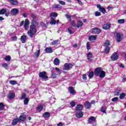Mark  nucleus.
Wrapping results in <instances>:
<instances>
[{
  "instance_id": "f8f14e48",
  "label": "nucleus",
  "mask_w": 126,
  "mask_h": 126,
  "mask_svg": "<svg viewBox=\"0 0 126 126\" xmlns=\"http://www.w3.org/2000/svg\"><path fill=\"white\" fill-rule=\"evenodd\" d=\"M76 117L78 118H82L83 117V112L79 111L76 113Z\"/></svg>"
},
{
  "instance_id": "72a5a7b5",
  "label": "nucleus",
  "mask_w": 126,
  "mask_h": 126,
  "mask_svg": "<svg viewBox=\"0 0 126 126\" xmlns=\"http://www.w3.org/2000/svg\"><path fill=\"white\" fill-rule=\"evenodd\" d=\"M28 103H29V98H25L24 99V105H28Z\"/></svg>"
},
{
  "instance_id": "a211bd4d",
  "label": "nucleus",
  "mask_w": 126,
  "mask_h": 126,
  "mask_svg": "<svg viewBox=\"0 0 126 126\" xmlns=\"http://www.w3.org/2000/svg\"><path fill=\"white\" fill-rule=\"evenodd\" d=\"M45 51L46 52V53H47V54H50L51 53H53V49H52V48L51 47H47L45 48Z\"/></svg>"
},
{
  "instance_id": "de8ad7c7",
  "label": "nucleus",
  "mask_w": 126,
  "mask_h": 126,
  "mask_svg": "<svg viewBox=\"0 0 126 126\" xmlns=\"http://www.w3.org/2000/svg\"><path fill=\"white\" fill-rule=\"evenodd\" d=\"M118 22L119 24H123V23H125V19L118 20Z\"/></svg>"
},
{
  "instance_id": "c756f323",
  "label": "nucleus",
  "mask_w": 126,
  "mask_h": 126,
  "mask_svg": "<svg viewBox=\"0 0 126 126\" xmlns=\"http://www.w3.org/2000/svg\"><path fill=\"white\" fill-rule=\"evenodd\" d=\"M93 56V55H92V53H89L87 54V58H88V60L89 61H92V57Z\"/></svg>"
},
{
  "instance_id": "e433bc0d",
  "label": "nucleus",
  "mask_w": 126,
  "mask_h": 126,
  "mask_svg": "<svg viewBox=\"0 0 126 126\" xmlns=\"http://www.w3.org/2000/svg\"><path fill=\"white\" fill-rule=\"evenodd\" d=\"M57 75H58V74L57 73L52 71V73H51L52 78H57Z\"/></svg>"
},
{
  "instance_id": "dca6fc26",
  "label": "nucleus",
  "mask_w": 126,
  "mask_h": 126,
  "mask_svg": "<svg viewBox=\"0 0 126 126\" xmlns=\"http://www.w3.org/2000/svg\"><path fill=\"white\" fill-rule=\"evenodd\" d=\"M68 90L70 94H72V95H74V94H75V91L74 90V89L73 88V87H69Z\"/></svg>"
},
{
  "instance_id": "603ef678",
  "label": "nucleus",
  "mask_w": 126,
  "mask_h": 126,
  "mask_svg": "<svg viewBox=\"0 0 126 126\" xmlns=\"http://www.w3.org/2000/svg\"><path fill=\"white\" fill-rule=\"evenodd\" d=\"M25 98H27V97H26V94H23L22 95V96L21 97V100H23V99L24 100Z\"/></svg>"
},
{
  "instance_id": "4468645a",
  "label": "nucleus",
  "mask_w": 126,
  "mask_h": 126,
  "mask_svg": "<svg viewBox=\"0 0 126 126\" xmlns=\"http://www.w3.org/2000/svg\"><path fill=\"white\" fill-rule=\"evenodd\" d=\"M26 119V115H25V114H23L20 116L19 121V122H24Z\"/></svg>"
},
{
  "instance_id": "a19ab883",
  "label": "nucleus",
  "mask_w": 126,
  "mask_h": 126,
  "mask_svg": "<svg viewBox=\"0 0 126 126\" xmlns=\"http://www.w3.org/2000/svg\"><path fill=\"white\" fill-rule=\"evenodd\" d=\"M72 29H73L72 28H68V31L70 34H74V32H73V31H72Z\"/></svg>"
},
{
  "instance_id": "49530a36",
  "label": "nucleus",
  "mask_w": 126,
  "mask_h": 126,
  "mask_svg": "<svg viewBox=\"0 0 126 126\" xmlns=\"http://www.w3.org/2000/svg\"><path fill=\"white\" fill-rule=\"evenodd\" d=\"M4 108V105L2 103H0V111H2Z\"/></svg>"
},
{
  "instance_id": "5fc2aeb1",
  "label": "nucleus",
  "mask_w": 126,
  "mask_h": 126,
  "mask_svg": "<svg viewBox=\"0 0 126 126\" xmlns=\"http://www.w3.org/2000/svg\"><path fill=\"white\" fill-rule=\"evenodd\" d=\"M70 106H71V107H75L76 104H75V102H74V101H71V102H70Z\"/></svg>"
},
{
  "instance_id": "680f3d73",
  "label": "nucleus",
  "mask_w": 126,
  "mask_h": 126,
  "mask_svg": "<svg viewBox=\"0 0 126 126\" xmlns=\"http://www.w3.org/2000/svg\"><path fill=\"white\" fill-rule=\"evenodd\" d=\"M101 15V13L98 11L95 12V16H100Z\"/></svg>"
},
{
  "instance_id": "393cba45",
  "label": "nucleus",
  "mask_w": 126,
  "mask_h": 126,
  "mask_svg": "<svg viewBox=\"0 0 126 126\" xmlns=\"http://www.w3.org/2000/svg\"><path fill=\"white\" fill-rule=\"evenodd\" d=\"M27 37H26V35H22L21 37V41L22 43H25L26 42V39Z\"/></svg>"
},
{
  "instance_id": "9d476101",
  "label": "nucleus",
  "mask_w": 126,
  "mask_h": 126,
  "mask_svg": "<svg viewBox=\"0 0 126 126\" xmlns=\"http://www.w3.org/2000/svg\"><path fill=\"white\" fill-rule=\"evenodd\" d=\"M29 20L28 19H26L25 21V24H24V28L26 30H27L28 28H29Z\"/></svg>"
},
{
  "instance_id": "cd10ccee",
  "label": "nucleus",
  "mask_w": 126,
  "mask_h": 126,
  "mask_svg": "<svg viewBox=\"0 0 126 126\" xmlns=\"http://www.w3.org/2000/svg\"><path fill=\"white\" fill-rule=\"evenodd\" d=\"M50 24H51V25H56V24H57V21H56V20H55L53 18H51V20L50 22Z\"/></svg>"
},
{
  "instance_id": "b1692460",
  "label": "nucleus",
  "mask_w": 126,
  "mask_h": 126,
  "mask_svg": "<svg viewBox=\"0 0 126 126\" xmlns=\"http://www.w3.org/2000/svg\"><path fill=\"white\" fill-rule=\"evenodd\" d=\"M18 122H19L18 118L14 119L12 122V126H15V125H17Z\"/></svg>"
},
{
  "instance_id": "6ab92c4d",
  "label": "nucleus",
  "mask_w": 126,
  "mask_h": 126,
  "mask_svg": "<svg viewBox=\"0 0 126 126\" xmlns=\"http://www.w3.org/2000/svg\"><path fill=\"white\" fill-rule=\"evenodd\" d=\"M103 29H104V30H108V29H109V28H111V25L109 24H105L103 26Z\"/></svg>"
},
{
  "instance_id": "412c9836",
  "label": "nucleus",
  "mask_w": 126,
  "mask_h": 126,
  "mask_svg": "<svg viewBox=\"0 0 126 126\" xmlns=\"http://www.w3.org/2000/svg\"><path fill=\"white\" fill-rule=\"evenodd\" d=\"M55 69L57 75H60V74H62V70H61L60 68L58 67H55Z\"/></svg>"
},
{
  "instance_id": "bb28decb",
  "label": "nucleus",
  "mask_w": 126,
  "mask_h": 126,
  "mask_svg": "<svg viewBox=\"0 0 126 126\" xmlns=\"http://www.w3.org/2000/svg\"><path fill=\"white\" fill-rule=\"evenodd\" d=\"M99 77L100 78H104V77H105V75H106V73L105 72V71H102L99 74Z\"/></svg>"
},
{
  "instance_id": "f3484780",
  "label": "nucleus",
  "mask_w": 126,
  "mask_h": 126,
  "mask_svg": "<svg viewBox=\"0 0 126 126\" xmlns=\"http://www.w3.org/2000/svg\"><path fill=\"white\" fill-rule=\"evenodd\" d=\"M83 109V105L82 104H79L76 107V111H82Z\"/></svg>"
},
{
  "instance_id": "79ce46f5",
  "label": "nucleus",
  "mask_w": 126,
  "mask_h": 126,
  "mask_svg": "<svg viewBox=\"0 0 126 126\" xmlns=\"http://www.w3.org/2000/svg\"><path fill=\"white\" fill-rule=\"evenodd\" d=\"M126 94L125 93H122V94H120V98L121 100H123V99H124V98H125V97H126Z\"/></svg>"
},
{
  "instance_id": "ea45409f",
  "label": "nucleus",
  "mask_w": 126,
  "mask_h": 126,
  "mask_svg": "<svg viewBox=\"0 0 126 126\" xmlns=\"http://www.w3.org/2000/svg\"><path fill=\"white\" fill-rule=\"evenodd\" d=\"M2 66L5 68V69H8V64L6 63H4L2 64Z\"/></svg>"
},
{
  "instance_id": "2eb2a0df",
  "label": "nucleus",
  "mask_w": 126,
  "mask_h": 126,
  "mask_svg": "<svg viewBox=\"0 0 126 126\" xmlns=\"http://www.w3.org/2000/svg\"><path fill=\"white\" fill-rule=\"evenodd\" d=\"M96 121V118L92 116L89 118L88 123L89 124H92L93 122H95Z\"/></svg>"
},
{
  "instance_id": "aec40b11",
  "label": "nucleus",
  "mask_w": 126,
  "mask_h": 126,
  "mask_svg": "<svg viewBox=\"0 0 126 126\" xmlns=\"http://www.w3.org/2000/svg\"><path fill=\"white\" fill-rule=\"evenodd\" d=\"M96 37L95 35H90L89 37V41H92V42H93V41H95L96 39Z\"/></svg>"
},
{
  "instance_id": "ddd939ff",
  "label": "nucleus",
  "mask_w": 126,
  "mask_h": 126,
  "mask_svg": "<svg viewBox=\"0 0 126 126\" xmlns=\"http://www.w3.org/2000/svg\"><path fill=\"white\" fill-rule=\"evenodd\" d=\"M84 105L86 109H90L91 108V103L88 101H86Z\"/></svg>"
},
{
  "instance_id": "4be33fe9",
  "label": "nucleus",
  "mask_w": 126,
  "mask_h": 126,
  "mask_svg": "<svg viewBox=\"0 0 126 126\" xmlns=\"http://www.w3.org/2000/svg\"><path fill=\"white\" fill-rule=\"evenodd\" d=\"M9 2L13 5H16V4H18V1L17 0H10Z\"/></svg>"
},
{
  "instance_id": "bf43d9fd",
  "label": "nucleus",
  "mask_w": 126,
  "mask_h": 126,
  "mask_svg": "<svg viewBox=\"0 0 126 126\" xmlns=\"http://www.w3.org/2000/svg\"><path fill=\"white\" fill-rule=\"evenodd\" d=\"M87 49L88 51H89V50H90V43H89V42L87 43Z\"/></svg>"
},
{
  "instance_id": "0eeeda50",
  "label": "nucleus",
  "mask_w": 126,
  "mask_h": 126,
  "mask_svg": "<svg viewBox=\"0 0 126 126\" xmlns=\"http://www.w3.org/2000/svg\"><path fill=\"white\" fill-rule=\"evenodd\" d=\"M92 32L93 34H100L101 30L98 28H95L93 29Z\"/></svg>"
},
{
  "instance_id": "8fccbe9b",
  "label": "nucleus",
  "mask_w": 126,
  "mask_h": 126,
  "mask_svg": "<svg viewBox=\"0 0 126 126\" xmlns=\"http://www.w3.org/2000/svg\"><path fill=\"white\" fill-rule=\"evenodd\" d=\"M99 10L102 13H106V9L104 8L101 7Z\"/></svg>"
},
{
  "instance_id": "5701e85b",
  "label": "nucleus",
  "mask_w": 126,
  "mask_h": 126,
  "mask_svg": "<svg viewBox=\"0 0 126 126\" xmlns=\"http://www.w3.org/2000/svg\"><path fill=\"white\" fill-rule=\"evenodd\" d=\"M54 64L55 65H59V64H60V59L58 58H55L54 61Z\"/></svg>"
},
{
  "instance_id": "09e8293b",
  "label": "nucleus",
  "mask_w": 126,
  "mask_h": 126,
  "mask_svg": "<svg viewBox=\"0 0 126 126\" xmlns=\"http://www.w3.org/2000/svg\"><path fill=\"white\" fill-rule=\"evenodd\" d=\"M120 90H117L116 92H115L114 93V94L116 96H119V95H120Z\"/></svg>"
},
{
  "instance_id": "338daca9",
  "label": "nucleus",
  "mask_w": 126,
  "mask_h": 126,
  "mask_svg": "<svg viewBox=\"0 0 126 126\" xmlns=\"http://www.w3.org/2000/svg\"><path fill=\"white\" fill-rule=\"evenodd\" d=\"M96 6H97V8H99V10L102 8V7H101V5H100V4H97L96 5Z\"/></svg>"
},
{
  "instance_id": "423d86ee",
  "label": "nucleus",
  "mask_w": 126,
  "mask_h": 126,
  "mask_svg": "<svg viewBox=\"0 0 126 126\" xmlns=\"http://www.w3.org/2000/svg\"><path fill=\"white\" fill-rule=\"evenodd\" d=\"M102 71H103V69H102V68L101 67L96 68L94 71L95 75H96V76H99V75H100L101 72H102Z\"/></svg>"
},
{
  "instance_id": "4c0bfd02",
  "label": "nucleus",
  "mask_w": 126,
  "mask_h": 126,
  "mask_svg": "<svg viewBox=\"0 0 126 126\" xmlns=\"http://www.w3.org/2000/svg\"><path fill=\"white\" fill-rule=\"evenodd\" d=\"M4 60H6L7 62H10L11 60V57H10V56H7L5 57Z\"/></svg>"
},
{
  "instance_id": "39448f33",
  "label": "nucleus",
  "mask_w": 126,
  "mask_h": 126,
  "mask_svg": "<svg viewBox=\"0 0 126 126\" xmlns=\"http://www.w3.org/2000/svg\"><path fill=\"white\" fill-rule=\"evenodd\" d=\"M39 76L40 78H42V79H48V76H47V73L45 71L40 72L39 73Z\"/></svg>"
},
{
  "instance_id": "e2e57ef3",
  "label": "nucleus",
  "mask_w": 126,
  "mask_h": 126,
  "mask_svg": "<svg viewBox=\"0 0 126 126\" xmlns=\"http://www.w3.org/2000/svg\"><path fill=\"white\" fill-rule=\"evenodd\" d=\"M12 41H16L17 40V37L16 36H14L11 37Z\"/></svg>"
},
{
  "instance_id": "c9c22d12",
  "label": "nucleus",
  "mask_w": 126,
  "mask_h": 126,
  "mask_svg": "<svg viewBox=\"0 0 126 126\" xmlns=\"http://www.w3.org/2000/svg\"><path fill=\"white\" fill-rule=\"evenodd\" d=\"M54 8H60V9L63 8V6L59 4H55L53 6Z\"/></svg>"
},
{
  "instance_id": "9b49d317",
  "label": "nucleus",
  "mask_w": 126,
  "mask_h": 126,
  "mask_svg": "<svg viewBox=\"0 0 126 126\" xmlns=\"http://www.w3.org/2000/svg\"><path fill=\"white\" fill-rule=\"evenodd\" d=\"M15 97V94L13 92L9 93L8 94V98L10 99V100H12Z\"/></svg>"
},
{
  "instance_id": "0e129e2a",
  "label": "nucleus",
  "mask_w": 126,
  "mask_h": 126,
  "mask_svg": "<svg viewBox=\"0 0 126 126\" xmlns=\"http://www.w3.org/2000/svg\"><path fill=\"white\" fill-rule=\"evenodd\" d=\"M82 78H83V79H84V80H87V77L86 76V74L83 75Z\"/></svg>"
},
{
  "instance_id": "f704fd0d",
  "label": "nucleus",
  "mask_w": 126,
  "mask_h": 126,
  "mask_svg": "<svg viewBox=\"0 0 126 126\" xmlns=\"http://www.w3.org/2000/svg\"><path fill=\"white\" fill-rule=\"evenodd\" d=\"M58 16V14L57 13L52 12L50 14V17L51 18H53V17H57Z\"/></svg>"
},
{
  "instance_id": "c03bdc74",
  "label": "nucleus",
  "mask_w": 126,
  "mask_h": 126,
  "mask_svg": "<svg viewBox=\"0 0 126 126\" xmlns=\"http://www.w3.org/2000/svg\"><path fill=\"white\" fill-rule=\"evenodd\" d=\"M58 43H59V39L54 40L53 42H51V45H57Z\"/></svg>"
},
{
  "instance_id": "2f4dec72",
  "label": "nucleus",
  "mask_w": 126,
  "mask_h": 126,
  "mask_svg": "<svg viewBox=\"0 0 126 126\" xmlns=\"http://www.w3.org/2000/svg\"><path fill=\"white\" fill-rule=\"evenodd\" d=\"M39 56H40V50H36L34 53V57L37 58H39Z\"/></svg>"
},
{
  "instance_id": "1a4fd4ad",
  "label": "nucleus",
  "mask_w": 126,
  "mask_h": 126,
  "mask_svg": "<svg viewBox=\"0 0 126 126\" xmlns=\"http://www.w3.org/2000/svg\"><path fill=\"white\" fill-rule=\"evenodd\" d=\"M19 13V10L16 8H13L11 10V14L12 15H16Z\"/></svg>"
},
{
  "instance_id": "473e14b6",
  "label": "nucleus",
  "mask_w": 126,
  "mask_h": 126,
  "mask_svg": "<svg viewBox=\"0 0 126 126\" xmlns=\"http://www.w3.org/2000/svg\"><path fill=\"white\" fill-rule=\"evenodd\" d=\"M88 76L89 77V79H91L94 76V72L91 71L89 73Z\"/></svg>"
},
{
  "instance_id": "3c124183",
  "label": "nucleus",
  "mask_w": 126,
  "mask_h": 126,
  "mask_svg": "<svg viewBox=\"0 0 126 126\" xmlns=\"http://www.w3.org/2000/svg\"><path fill=\"white\" fill-rule=\"evenodd\" d=\"M104 46H105V47H109V46H110V41H106L105 42Z\"/></svg>"
},
{
  "instance_id": "7c9ffc66",
  "label": "nucleus",
  "mask_w": 126,
  "mask_h": 126,
  "mask_svg": "<svg viewBox=\"0 0 126 126\" xmlns=\"http://www.w3.org/2000/svg\"><path fill=\"white\" fill-rule=\"evenodd\" d=\"M50 116L51 115L49 112H45L43 114V118H50Z\"/></svg>"
},
{
  "instance_id": "4d7b16f0",
  "label": "nucleus",
  "mask_w": 126,
  "mask_h": 126,
  "mask_svg": "<svg viewBox=\"0 0 126 126\" xmlns=\"http://www.w3.org/2000/svg\"><path fill=\"white\" fill-rule=\"evenodd\" d=\"M119 100V97H114L112 99V101L113 102H117V101H118Z\"/></svg>"
},
{
  "instance_id": "864d4df0",
  "label": "nucleus",
  "mask_w": 126,
  "mask_h": 126,
  "mask_svg": "<svg viewBox=\"0 0 126 126\" xmlns=\"http://www.w3.org/2000/svg\"><path fill=\"white\" fill-rule=\"evenodd\" d=\"M101 111L102 112V113H106V107H101Z\"/></svg>"
},
{
  "instance_id": "37998d69",
  "label": "nucleus",
  "mask_w": 126,
  "mask_h": 126,
  "mask_svg": "<svg viewBox=\"0 0 126 126\" xmlns=\"http://www.w3.org/2000/svg\"><path fill=\"white\" fill-rule=\"evenodd\" d=\"M40 25H41L42 27H43V29H47V25H46V24L44 23V22H41L40 23Z\"/></svg>"
},
{
  "instance_id": "6e6d98bb",
  "label": "nucleus",
  "mask_w": 126,
  "mask_h": 126,
  "mask_svg": "<svg viewBox=\"0 0 126 126\" xmlns=\"http://www.w3.org/2000/svg\"><path fill=\"white\" fill-rule=\"evenodd\" d=\"M58 1L60 4H62V5H65V2L62 0H59Z\"/></svg>"
},
{
  "instance_id": "a18cd8bd",
  "label": "nucleus",
  "mask_w": 126,
  "mask_h": 126,
  "mask_svg": "<svg viewBox=\"0 0 126 126\" xmlns=\"http://www.w3.org/2000/svg\"><path fill=\"white\" fill-rule=\"evenodd\" d=\"M105 47H106V48H105V52L106 54H109V52H110V47L109 46H105Z\"/></svg>"
},
{
  "instance_id": "6e6552de",
  "label": "nucleus",
  "mask_w": 126,
  "mask_h": 126,
  "mask_svg": "<svg viewBox=\"0 0 126 126\" xmlns=\"http://www.w3.org/2000/svg\"><path fill=\"white\" fill-rule=\"evenodd\" d=\"M118 58L119 56L118 55V53H117V52L113 53L111 57L112 61H117Z\"/></svg>"
},
{
  "instance_id": "a878e982",
  "label": "nucleus",
  "mask_w": 126,
  "mask_h": 126,
  "mask_svg": "<svg viewBox=\"0 0 126 126\" xmlns=\"http://www.w3.org/2000/svg\"><path fill=\"white\" fill-rule=\"evenodd\" d=\"M83 26V23L80 21H77V25H76V27L77 28H80V27H82Z\"/></svg>"
},
{
  "instance_id": "58836bf2",
  "label": "nucleus",
  "mask_w": 126,
  "mask_h": 126,
  "mask_svg": "<svg viewBox=\"0 0 126 126\" xmlns=\"http://www.w3.org/2000/svg\"><path fill=\"white\" fill-rule=\"evenodd\" d=\"M9 83L10 84H11V85H15L16 84H17V82L14 80H10Z\"/></svg>"
},
{
  "instance_id": "20e7f679",
  "label": "nucleus",
  "mask_w": 126,
  "mask_h": 126,
  "mask_svg": "<svg viewBox=\"0 0 126 126\" xmlns=\"http://www.w3.org/2000/svg\"><path fill=\"white\" fill-rule=\"evenodd\" d=\"M0 14H5V16H8L9 15V10L6 8H3L0 10Z\"/></svg>"
},
{
  "instance_id": "7ed1b4c3",
  "label": "nucleus",
  "mask_w": 126,
  "mask_h": 126,
  "mask_svg": "<svg viewBox=\"0 0 126 126\" xmlns=\"http://www.w3.org/2000/svg\"><path fill=\"white\" fill-rule=\"evenodd\" d=\"M72 66H73L72 64L66 63L64 64L63 70H69L72 68Z\"/></svg>"
},
{
  "instance_id": "13d9d810",
  "label": "nucleus",
  "mask_w": 126,
  "mask_h": 126,
  "mask_svg": "<svg viewBox=\"0 0 126 126\" xmlns=\"http://www.w3.org/2000/svg\"><path fill=\"white\" fill-rule=\"evenodd\" d=\"M71 25L73 26V27H76V24H75V22L74 21H73L71 22Z\"/></svg>"
},
{
  "instance_id": "f03ea898",
  "label": "nucleus",
  "mask_w": 126,
  "mask_h": 126,
  "mask_svg": "<svg viewBox=\"0 0 126 126\" xmlns=\"http://www.w3.org/2000/svg\"><path fill=\"white\" fill-rule=\"evenodd\" d=\"M114 35H116V36L117 42H121V41H122V39H123V37L124 36V34H121L117 32L114 33Z\"/></svg>"
},
{
  "instance_id": "f257e3e1",
  "label": "nucleus",
  "mask_w": 126,
  "mask_h": 126,
  "mask_svg": "<svg viewBox=\"0 0 126 126\" xmlns=\"http://www.w3.org/2000/svg\"><path fill=\"white\" fill-rule=\"evenodd\" d=\"M37 33V28L35 25H31L30 27V30L28 32L27 34L31 38H33L35 34Z\"/></svg>"
},
{
  "instance_id": "052dcab7",
  "label": "nucleus",
  "mask_w": 126,
  "mask_h": 126,
  "mask_svg": "<svg viewBox=\"0 0 126 126\" xmlns=\"http://www.w3.org/2000/svg\"><path fill=\"white\" fill-rule=\"evenodd\" d=\"M65 17H66V18L67 19H70H70H71V16H70V15H68V14H66L65 15Z\"/></svg>"
},
{
  "instance_id": "69168bd1",
  "label": "nucleus",
  "mask_w": 126,
  "mask_h": 126,
  "mask_svg": "<svg viewBox=\"0 0 126 126\" xmlns=\"http://www.w3.org/2000/svg\"><path fill=\"white\" fill-rule=\"evenodd\" d=\"M25 22L24 21H22L21 24H20V26H23L24 25Z\"/></svg>"
},
{
  "instance_id": "774afa93",
  "label": "nucleus",
  "mask_w": 126,
  "mask_h": 126,
  "mask_svg": "<svg viewBox=\"0 0 126 126\" xmlns=\"http://www.w3.org/2000/svg\"><path fill=\"white\" fill-rule=\"evenodd\" d=\"M58 126H63V123L60 122L58 124H57Z\"/></svg>"
},
{
  "instance_id": "c85d7f7f",
  "label": "nucleus",
  "mask_w": 126,
  "mask_h": 126,
  "mask_svg": "<svg viewBox=\"0 0 126 126\" xmlns=\"http://www.w3.org/2000/svg\"><path fill=\"white\" fill-rule=\"evenodd\" d=\"M43 110V106L42 105H38L37 107H36V111L37 112H41L42 110Z\"/></svg>"
}]
</instances>
